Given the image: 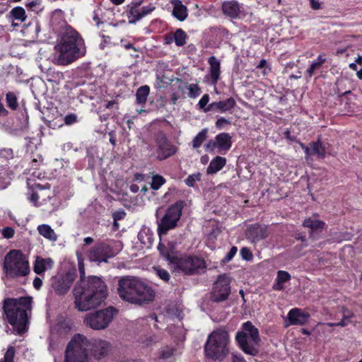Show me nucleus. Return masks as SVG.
<instances>
[{
    "label": "nucleus",
    "instance_id": "nucleus-1",
    "mask_svg": "<svg viewBox=\"0 0 362 362\" xmlns=\"http://www.w3.org/2000/svg\"><path fill=\"white\" fill-rule=\"evenodd\" d=\"M73 293L76 308L81 312L88 311L105 301L107 296V285L101 278L92 276L78 283Z\"/></svg>",
    "mask_w": 362,
    "mask_h": 362
},
{
    "label": "nucleus",
    "instance_id": "nucleus-2",
    "mask_svg": "<svg viewBox=\"0 0 362 362\" xmlns=\"http://www.w3.org/2000/svg\"><path fill=\"white\" fill-rule=\"evenodd\" d=\"M55 50L60 64H70L84 56L86 52L83 38L71 27H66Z\"/></svg>",
    "mask_w": 362,
    "mask_h": 362
},
{
    "label": "nucleus",
    "instance_id": "nucleus-3",
    "mask_svg": "<svg viewBox=\"0 0 362 362\" xmlns=\"http://www.w3.org/2000/svg\"><path fill=\"white\" fill-rule=\"evenodd\" d=\"M117 293L124 301L135 305L153 300L154 291L143 281L134 277H123L118 281Z\"/></svg>",
    "mask_w": 362,
    "mask_h": 362
},
{
    "label": "nucleus",
    "instance_id": "nucleus-4",
    "mask_svg": "<svg viewBox=\"0 0 362 362\" xmlns=\"http://www.w3.org/2000/svg\"><path fill=\"white\" fill-rule=\"evenodd\" d=\"M31 303L30 297L11 298L4 302V308L8 321L18 334H22L27 329Z\"/></svg>",
    "mask_w": 362,
    "mask_h": 362
},
{
    "label": "nucleus",
    "instance_id": "nucleus-5",
    "mask_svg": "<svg viewBox=\"0 0 362 362\" xmlns=\"http://www.w3.org/2000/svg\"><path fill=\"white\" fill-rule=\"evenodd\" d=\"M228 334L224 329L214 331L208 337L205 345L207 358L215 361H222L228 354Z\"/></svg>",
    "mask_w": 362,
    "mask_h": 362
},
{
    "label": "nucleus",
    "instance_id": "nucleus-6",
    "mask_svg": "<svg viewBox=\"0 0 362 362\" xmlns=\"http://www.w3.org/2000/svg\"><path fill=\"white\" fill-rule=\"evenodd\" d=\"M236 339L245 354L250 356L258 354L260 341L259 332L250 322L243 324L242 330L237 333Z\"/></svg>",
    "mask_w": 362,
    "mask_h": 362
},
{
    "label": "nucleus",
    "instance_id": "nucleus-7",
    "mask_svg": "<svg viewBox=\"0 0 362 362\" xmlns=\"http://www.w3.org/2000/svg\"><path fill=\"white\" fill-rule=\"evenodd\" d=\"M4 269L7 276L23 277L30 273L29 262L24 254L18 250H11L5 257Z\"/></svg>",
    "mask_w": 362,
    "mask_h": 362
},
{
    "label": "nucleus",
    "instance_id": "nucleus-8",
    "mask_svg": "<svg viewBox=\"0 0 362 362\" xmlns=\"http://www.w3.org/2000/svg\"><path fill=\"white\" fill-rule=\"evenodd\" d=\"M90 342L80 334L73 337L69 343L65 356V362H88V350Z\"/></svg>",
    "mask_w": 362,
    "mask_h": 362
},
{
    "label": "nucleus",
    "instance_id": "nucleus-9",
    "mask_svg": "<svg viewBox=\"0 0 362 362\" xmlns=\"http://www.w3.org/2000/svg\"><path fill=\"white\" fill-rule=\"evenodd\" d=\"M123 247L119 240H108L100 242L93 247L88 253L89 259L92 262H106L107 259L115 256Z\"/></svg>",
    "mask_w": 362,
    "mask_h": 362
},
{
    "label": "nucleus",
    "instance_id": "nucleus-10",
    "mask_svg": "<svg viewBox=\"0 0 362 362\" xmlns=\"http://www.w3.org/2000/svg\"><path fill=\"white\" fill-rule=\"evenodd\" d=\"M115 310L112 307L90 312L83 317L84 325L93 330L106 329L112 321Z\"/></svg>",
    "mask_w": 362,
    "mask_h": 362
},
{
    "label": "nucleus",
    "instance_id": "nucleus-11",
    "mask_svg": "<svg viewBox=\"0 0 362 362\" xmlns=\"http://www.w3.org/2000/svg\"><path fill=\"white\" fill-rule=\"evenodd\" d=\"M204 267V261L195 256H184L177 258L171 265V267L173 268L175 272H182L185 274H193Z\"/></svg>",
    "mask_w": 362,
    "mask_h": 362
},
{
    "label": "nucleus",
    "instance_id": "nucleus-12",
    "mask_svg": "<svg viewBox=\"0 0 362 362\" xmlns=\"http://www.w3.org/2000/svg\"><path fill=\"white\" fill-rule=\"evenodd\" d=\"M182 209L181 204L178 203L172 205L167 209L158 223V230L160 235L165 234L169 230L176 227L182 214Z\"/></svg>",
    "mask_w": 362,
    "mask_h": 362
},
{
    "label": "nucleus",
    "instance_id": "nucleus-13",
    "mask_svg": "<svg viewBox=\"0 0 362 362\" xmlns=\"http://www.w3.org/2000/svg\"><path fill=\"white\" fill-rule=\"evenodd\" d=\"M232 146L231 136L228 133H220L205 145L207 151L223 153L227 152Z\"/></svg>",
    "mask_w": 362,
    "mask_h": 362
},
{
    "label": "nucleus",
    "instance_id": "nucleus-14",
    "mask_svg": "<svg viewBox=\"0 0 362 362\" xmlns=\"http://www.w3.org/2000/svg\"><path fill=\"white\" fill-rule=\"evenodd\" d=\"M75 276V272L71 271L54 276L52 282L54 291L58 295H64L69 290Z\"/></svg>",
    "mask_w": 362,
    "mask_h": 362
},
{
    "label": "nucleus",
    "instance_id": "nucleus-15",
    "mask_svg": "<svg viewBox=\"0 0 362 362\" xmlns=\"http://www.w3.org/2000/svg\"><path fill=\"white\" fill-rule=\"evenodd\" d=\"M230 279L226 274L221 275L214 284L213 298L215 301L224 300L230 292Z\"/></svg>",
    "mask_w": 362,
    "mask_h": 362
},
{
    "label": "nucleus",
    "instance_id": "nucleus-16",
    "mask_svg": "<svg viewBox=\"0 0 362 362\" xmlns=\"http://www.w3.org/2000/svg\"><path fill=\"white\" fill-rule=\"evenodd\" d=\"M13 158V151L9 148L0 150V189L6 188L9 184L11 177L8 171L5 166L8 160Z\"/></svg>",
    "mask_w": 362,
    "mask_h": 362
},
{
    "label": "nucleus",
    "instance_id": "nucleus-17",
    "mask_svg": "<svg viewBox=\"0 0 362 362\" xmlns=\"http://www.w3.org/2000/svg\"><path fill=\"white\" fill-rule=\"evenodd\" d=\"M222 8L224 14L233 18H244L247 13V8L235 1L224 2Z\"/></svg>",
    "mask_w": 362,
    "mask_h": 362
},
{
    "label": "nucleus",
    "instance_id": "nucleus-18",
    "mask_svg": "<svg viewBox=\"0 0 362 362\" xmlns=\"http://www.w3.org/2000/svg\"><path fill=\"white\" fill-rule=\"evenodd\" d=\"M246 236L252 243H257L268 236L267 228L264 225H250L247 228Z\"/></svg>",
    "mask_w": 362,
    "mask_h": 362
},
{
    "label": "nucleus",
    "instance_id": "nucleus-19",
    "mask_svg": "<svg viewBox=\"0 0 362 362\" xmlns=\"http://www.w3.org/2000/svg\"><path fill=\"white\" fill-rule=\"evenodd\" d=\"M302 148L308 157L312 154H316L319 158H325L326 153V146L322 144L320 140L313 141L309 144V146H306L304 144H300Z\"/></svg>",
    "mask_w": 362,
    "mask_h": 362
},
{
    "label": "nucleus",
    "instance_id": "nucleus-20",
    "mask_svg": "<svg viewBox=\"0 0 362 362\" xmlns=\"http://www.w3.org/2000/svg\"><path fill=\"white\" fill-rule=\"evenodd\" d=\"M309 317V315L299 308L291 309L287 316L288 323L287 326L291 325H303L305 323Z\"/></svg>",
    "mask_w": 362,
    "mask_h": 362
},
{
    "label": "nucleus",
    "instance_id": "nucleus-21",
    "mask_svg": "<svg viewBox=\"0 0 362 362\" xmlns=\"http://www.w3.org/2000/svg\"><path fill=\"white\" fill-rule=\"evenodd\" d=\"M109 349L110 344L105 340L95 339L90 342L89 350L93 354L98 357L105 354L109 351Z\"/></svg>",
    "mask_w": 362,
    "mask_h": 362
},
{
    "label": "nucleus",
    "instance_id": "nucleus-22",
    "mask_svg": "<svg viewBox=\"0 0 362 362\" xmlns=\"http://www.w3.org/2000/svg\"><path fill=\"white\" fill-rule=\"evenodd\" d=\"M209 64L210 79L211 84L216 86L220 78L221 62L215 57H211L208 61Z\"/></svg>",
    "mask_w": 362,
    "mask_h": 362
},
{
    "label": "nucleus",
    "instance_id": "nucleus-23",
    "mask_svg": "<svg viewBox=\"0 0 362 362\" xmlns=\"http://www.w3.org/2000/svg\"><path fill=\"white\" fill-rule=\"evenodd\" d=\"M166 247L167 250L165 252H164L165 245L163 243H159L158 245V250L160 254L168 261L169 264L171 266L178 257L175 255V247L173 243H168Z\"/></svg>",
    "mask_w": 362,
    "mask_h": 362
},
{
    "label": "nucleus",
    "instance_id": "nucleus-24",
    "mask_svg": "<svg viewBox=\"0 0 362 362\" xmlns=\"http://www.w3.org/2000/svg\"><path fill=\"white\" fill-rule=\"evenodd\" d=\"M53 264L54 262L51 258L37 257L34 264V272L37 274H41L51 269Z\"/></svg>",
    "mask_w": 362,
    "mask_h": 362
},
{
    "label": "nucleus",
    "instance_id": "nucleus-25",
    "mask_svg": "<svg viewBox=\"0 0 362 362\" xmlns=\"http://www.w3.org/2000/svg\"><path fill=\"white\" fill-rule=\"evenodd\" d=\"M174 153V148L165 139H162L158 141V158L159 159H165Z\"/></svg>",
    "mask_w": 362,
    "mask_h": 362
},
{
    "label": "nucleus",
    "instance_id": "nucleus-26",
    "mask_svg": "<svg viewBox=\"0 0 362 362\" xmlns=\"http://www.w3.org/2000/svg\"><path fill=\"white\" fill-rule=\"evenodd\" d=\"M235 105V100L233 98H229L223 101H218L211 103V108H213V110H219L221 112H225L233 109Z\"/></svg>",
    "mask_w": 362,
    "mask_h": 362
},
{
    "label": "nucleus",
    "instance_id": "nucleus-27",
    "mask_svg": "<svg viewBox=\"0 0 362 362\" xmlns=\"http://www.w3.org/2000/svg\"><path fill=\"white\" fill-rule=\"evenodd\" d=\"M173 4L174 6L173 15L180 21L185 20L188 15L187 7L179 0L174 1Z\"/></svg>",
    "mask_w": 362,
    "mask_h": 362
},
{
    "label": "nucleus",
    "instance_id": "nucleus-28",
    "mask_svg": "<svg viewBox=\"0 0 362 362\" xmlns=\"http://www.w3.org/2000/svg\"><path fill=\"white\" fill-rule=\"evenodd\" d=\"M226 164V159L223 157L216 156L211 162L206 169L209 174H214L221 170Z\"/></svg>",
    "mask_w": 362,
    "mask_h": 362
},
{
    "label": "nucleus",
    "instance_id": "nucleus-29",
    "mask_svg": "<svg viewBox=\"0 0 362 362\" xmlns=\"http://www.w3.org/2000/svg\"><path fill=\"white\" fill-rule=\"evenodd\" d=\"M51 22L53 25L64 28V30H66V27H70L64 20V12L60 9H56L53 11Z\"/></svg>",
    "mask_w": 362,
    "mask_h": 362
},
{
    "label": "nucleus",
    "instance_id": "nucleus-30",
    "mask_svg": "<svg viewBox=\"0 0 362 362\" xmlns=\"http://www.w3.org/2000/svg\"><path fill=\"white\" fill-rule=\"evenodd\" d=\"M291 279V275L286 271L280 270L277 272V276L275 283L273 285V289L275 291H281L284 289V284Z\"/></svg>",
    "mask_w": 362,
    "mask_h": 362
},
{
    "label": "nucleus",
    "instance_id": "nucleus-31",
    "mask_svg": "<svg viewBox=\"0 0 362 362\" xmlns=\"http://www.w3.org/2000/svg\"><path fill=\"white\" fill-rule=\"evenodd\" d=\"M47 193L44 191L43 188L40 185H37L34 190L28 194V199L32 204L36 206L40 199H42L45 201L43 197Z\"/></svg>",
    "mask_w": 362,
    "mask_h": 362
},
{
    "label": "nucleus",
    "instance_id": "nucleus-32",
    "mask_svg": "<svg viewBox=\"0 0 362 362\" xmlns=\"http://www.w3.org/2000/svg\"><path fill=\"white\" fill-rule=\"evenodd\" d=\"M37 230L41 235L51 241H56L57 239L56 233L49 225H40L37 227Z\"/></svg>",
    "mask_w": 362,
    "mask_h": 362
},
{
    "label": "nucleus",
    "instance_id": "nucleus-33",
    "mask_svg": "<svg viewBox=\"0 0 362 362\" xmlns=\"http://www.w3.org/2000/svg\"><path fill=\"white\" fill-rule=\"evenodd\" d=\"M107 13H110L111 11L108 10L104 11V9L100 6L94 11L93 19L98 27H99L100 24L107 21V18L105 15Z\"/></svg>",
    "mask_w": 362,
    "mask_h": 362
},
{
    "label": "nucleus",
    "instance_id": "nucleus-34",
    "mask_svg": "<svg viewBox=\"0 0 362 362\" xmlns=\"http://www.w3.org/2000/svg\"><path fill=\"white\" fill-rule=\"evenodd\" d=\"M150 88L148 86H141L136 93V103L144 106L149 95Z\"/></svg>",
    "mask_w": 362,
    "mask_h": 362
},
{
    "label": "nucleus",
    "instance_id": "nucleus-35",
    "mask_svg": "<svg viewBox=\"0 0 362 362\" xmlns=\"http://www.w3.org/2000/svg\"><path fill=\"white\" fill-rule=\"evenodd\" d=\"M180 88L182 90H187L188 96L192 98H196L201 93V89L197 84L186 83H184L183 86H180Z\"/></svg>",
    "mask_w": 362,
    "mask_h": 362
},
{
    "label": "nucleus",
    "instance_id": "nucleus-36",
    "mask_svg": "<svg viewBox=\"0 0 362 362\" xmlns=\"http://www.w3.org/2000/svg\"><path fill=\"white\" fill-rule=\"evenodd\" d=\"M303 226L310 228L313 231L323 228L325 223L315 218H308L304 221Z\"/></svg>",
    "mask_w": 362,
    "mask_h": 362
},
{
    "label": "nucleus",
    "instance_id": "nucleus-37",
    "mask_svg": "<svg viewBox=\"0 0 362 362\" xmlns=\"http://www.w3.org/2000/svg\"><path fill=\"white\" fill-rule=\"evenodd\" d=\"M174 356V350L173 348L166 346L160 350L159 352V361L166 362L169 361L171 362V358Z\"/></svg>",
    "mask_w": 362,
    "mask_h": 362
},
{
    "label": "nucleus",
    "instance_id": "nucleus-38",
    "mask_svg": "<svg viewBox=\"0 0 362 362\" xmlns=\"http://www.w3.org/2000/svg\"><path fill=\"white\" fill-rule=\"evenodd\" d=\"M208 134V129H203L199 132L197 136L192 140V146L194 148H197L201 146L203 141L206 139Z\"/></svg>",
    "mask_w": 362,
    "mask_h": 362
},
{
    "label": "nucleus",
    "instance_id": "nucleus-39",
    "mask_svg": "<svg viewBox=\"0 0 362 362\" xmlns=\"http://www.w3.org/2000/svg\"><path fill=\"white\" fill-rule=\"evenodd\" d=\"M173 38L176 45L181 47L186 44L187 34L182 29H177L173 34Z\"/></svg>",
    "mask_w": 362,
    "mask_h": 362
},
{
    "label": "nucleus",
    "instance_id": "nucleus-40",
    "mask_svg": "<svg viewBox=\"0 0 362 362\" xmlns=\"http://www.w3.org/2000/svg\"><path fill=\"white\" fill-rule=\"evenodd\" d=\"M138 238L144 245H151L153 240L152 234L148 228L141 230L139 233Z\"/></svg>",
    "mask_w": 362,
    "mask_h": 362
},
{
    "label": "nucleus",
    "instance_id": "nucleus-41",
    "mask_svg": "<svg viewBox=\"0 0 362 362\" xmlns=\"http://www.w3.org/2000/svg\"><path fill=\"white\" fill-rule=\"evenodd\" d=\"M165 182V179L159 175H156L152 177L151 187L154 189H158Z\"/></svg>",
    "mask_w": 362,
    "mask_h": 362
},
{
    "label": "nucleus",
    "instance_id": "nucleus-42",
    "mask_svg": "<svg viewBox=\"0 0 362 362\" xmlns=\"http://www.w3.org/2000/svg\"><path fill=\"white\" fill-rule=\"evenodd\" d=\"M325 62V59L322 55H319L317 60L313 62L310 67L307 70L309 76H312L315 69L319 68Z\"/></svg>",
    "mask_w": 362,
    "mask_h": 362
},
{
    "label": "nucleus",
    "instance_id": "nucleus-43",
    "mask_svg": "<svg viewBox=\"0 0 362 362\" xmlns=\"http://www.w3.org/2000/svg\"><path fill=\"white\" fill-rule=\"evenodd\" d=\"M11 15L13 19L21 22H23L26 18L25 10L21 7H16L13 8L11 11Z\"/></svg>",
    "mask_w": 362,
    "mask_h": 362
},
{
    "label": "nucleus",
    "instance_id": "nucleus-44",
    "mask_svg": "<svg viewBox=\"0 0 362 362\" xmlns=\"http://www.w3.org/2000/svg\"><path fill=\"white\" fill-rule=\"evenodd\" d=\"M26 6L36 13H38L39 12L42 11L43 9V6L40 0L28 1L26 4Z\"/></svg>",
    "mask_w": 362,
    "mask_h": 362
},
{
    "label": "nucleus",
    "instance_id": "nucleus-45",
    "mask_svg": "<svg viewBox=\"0 0 362 362\" xmlns=\"http://www.w3.org/2000/svg\"><path fill=\"white\" fill-rule=\"evenodd\" d=\"M209 102V95L208 94L204 95L202 98L199 100L198 103V105L201 110H202L204 112L212 110L213 108H211V104L206 107L207 103Z\"/></svg>",
    "mask_w": 362,
    "mask_h": 362
},
{
    "label": "nucleus",
    "instance_id": "nucleus-46",
    "mask_svg": "<svg viewBox=\"0 0 362 362\" xmlns=\"http://www.w3.org/2000/svg\"><path fill=\"white\" fill-rule=\"evenodd\" d=\"M6 103L8 107L16 110L18 107L17 98L13 93L9 92L6 94Z\"/></svg>",
    "mask_w": 362,
    "mask_h": 362
},
{
    "label": "nucleus",
    "instance_id": "nucleus-47",
    "mask_svg": "<svg viewBox=\"0 0 362 362\" xmlns=\"http://www.w3.org/2000/svg\"><path fill=\"white\" fill-rule=\"evenodd\" d=\"M201 176H202V175L199 173L189 175L185 180V184L188 187H194L195 183L200 180Z\"/></svg>",
    "mask_w": 362,
    "mask_h": 362
},
{
    "label": "nucleus",
    "instance_id": "nucleus-48",
    "mask_svg": "<svg viewBox=\"0 0 362 362\" xmlns=\"http://www.w3.org/2000/svg\"><path fill=\"white\" fill-rule=\"evenodd\" d=\"M181 312L177 308H171L167 310V319L170 320L173 318L181 319Z\"/></svg>",
    "mask_w": 362,
    "mask_h": 362
},
{
    "label": "nucleus",
    "instance_id": "nucleus-49",
    "mask_svg": "<svg viewBox=\"0 0 362 362\" xmlns=\"http://www.w3.org/2000/svg\"><path fill=\"white\" fill-rule=\"evenodd\" d=\"M153 269L155 270L156 275L160 279L165 281H168L170 279V274L165 269H161L160 267H153Z\"/></svg>",
    "mask_w": 362,
    "mask_h": 362
},
{
    "label": "nucleus",
    "instance_id": "nucleus-50",
    "mask_svg": "<svg viewBox=\"0 0 362 362\" xmlns=\"http://www.w3.org/2000/svg\"><path fill=\"white\" fill-rule=\"evenodd\" d=\"M14 354L15 350L13 347H9L5 354L4 361L0 362H13Z\"/></svg>",
    "mask_w": 362,
    "mask_h": 362
},
{
    "label": "nucleus",
    "instance_id": "nucleus-51",
    "mask_svg": "<svg viewBox=\"0 0 362 362\" xmlns=\"http://www.w3.org/2000/svg\"><path fill=\"white\" fill-rule=\"evenodd\" d=\"M1 234L4 238L9 239L13 237L15 230L11 227H6L2 230Z\"/></svg>",
    "mask_w": 362,
    "mask_h": 362
},
{
    "label": "nucleus",
    "instance_id": "nucleus-52",
    "mask_svg": "<svg viewBox=\"0 0 362 362\" xmlns=\"http://www.w3.org/2000/svg\"><path fill=\"white\" fill-rule=\"evenodd\" d=\"M237 251H238V249L236 247H235V246L232 247L230 248V251L226 254V255L223 258V262H230L233 258V257L235 255V254L237 253Z\"/></svg>",
    "mask_w": 362,
    "mask_h": 362
},
{
    "label": "nucleus",
    "instance_id": "nucleus-53",
    "mask_svg": "<svg viewBox=\"0 0 362 362\" xmlns=\"http://www.w3.org/2000/svg\"><path fill=\"white\" fill-rule=\"evenodd\" d=\"M240 254L243 257V259L246 260H250L252 257V254L250 252V250L247 247H243L240 250Z\"/></svg>",
    "mask_w": 362,
    "mask_h": 362
},
{
    "label": "nucleus",
    "instance_id": "nucleus-54",
    "mask_svg": "<svg viewBox=\"0 0 362 362\" xmlns=\"http://www.w3.org/2000/svg\"><path fill=\"white\" fill-rule=\"evenodd\" d=\"M230 124V122L229 120L226 119L224 117H221L216 121V126L218 129H221L224 128L225 125Z\"/></svg>",
    "mask_w": 362,
    "mask_h": 362
},
{
    "label": "nucleus",
    "instance_id": "nucleus-55",
    "mask_svg": "<svg viewBox=\"0 0 362 362\" xmlns=\"http://www.w3.org/2000/svg\"><path fill=\"white\" fill-rule=\"evenodd\" d=\"M64 120L66 124H72L76 122V116L74 114H69L64 117Z\"/></svg>",
    "mask_w": 362,
    "mask_h": 362
},
{
    "label": "nucleus",
    "instance_id": "nucleus-56",
    "mask_svg": "<svg viewBox=\"0 0 362 362\" xmlns=\"http://www.w3.org/2000/svg\"><path fill=\"white\" fill-rule=\"evenodd\" d=\"M78 261V269L81 274V276L83 277L85 275L84 266L83 263V259L81 257L77 254Z\"/></svg>",
    "mask_w": 362,
    "mask_h": 362
},
{
    "label": "nucleus",
    "instance_id": "nucleus-57",
    "mask_svg": "<svg viewBox=\"0 0 362 362\" xmlns=\"http://www.w3.org/2000/svg\"><path fill=\"white\" fill-rule=\"evenodd\" d=\"M42 286V281L40 278L39 277H35L34 281H33V286L35 287V288H36L37 290H39Z\"/></svg>",
    "mask_w": 362,
    "mask_h": 362
},
{
    "label": "nucleus",
    "instance_id": "nucleus-58",
    "mask_svg": "<svg viewBox=\"0 0 362 362\" xmlns=\"http://www.w3.org/2000/svg\"><path fill=\"white\" fill-rule=\"evenodd\" d=\"M345 319L342 320L341 322L338 323H327V325L329 327H334V326H341L344 327L346 325V322H345Z\"/></svg>",
    "mask_w": 362,
    "mask_h": 362
},
{
    "label": "nucleus",
    "instance_id": "nucleus-59",
    "mask_svg": "<svg viewBox=\"0 0 362 362\" xmlns=\"http://www.w3.org/2000/svg\"><path fill=\"white\" fill-rule=\"evenodd\" d=\"M233 362H245L243 358L240 355L233 354Z\"/></svg>",
    "mask_w": 362,
    "mask_h": 362
},
{
    "label": "nucleus",
    "instance_id": "nucleus-60",
    "mask_svg": "<svg viewBox=\"0 0 362 362\" xmlns=\"http://www.w3.org/2000/svg\"><path fill=\"white\" fill-rule=\"evenodd\" d=\"M174 40L173 35H166L165 37V44H170Z\"/></svg>",
    "mask_w": 362,
    "mask_h": 362
},
{
    "label": "nucleus",
    "instance_id": "nucleus-61",
    "mask_svg": "<svg viewBox=\"0 0 362 362\" xmlns=\"http://www.w3.org/2000/svg\"><path fill=\"white\" fill-rule=\"evenodd\" d=\"M84 244L88 245L93 243V239L90 237H86L83 239Z\"/></svg>",
    "mask_w": 362,
    "mask_h": 362
},
{
    "label": "nucleus",
    "instance_id": "nucleus-62",
    "mask_svg": "<svg viewBox=\"0 0 362 362\" xmlns=\"http://www.w3.org/2000/svg\"><path fill=\"white\" fill-rule=\"evenodd\" d=\"M130 189L133 193H136L139 190V187L137 185H132Z\"/></svg>",
    "mask_w": 362,
    "mask_h": 362
},
{
    "label": "nucleus",
    "instance_id": "nucleus-63",
    "mask_svg": "<svg viewBox=\"0 0 362 362\" xmlns=\"http://www.w3.org/2000/svg\"><path fill=\"white\" fill-rule=\"evenodd\" d=\"M311 4H312V7L314 9H317L320 8L319 3L317 1H315V0H311Z\"/></svg>",
    "mask_w": 362,
    "mask_h": 362
},
{
    "label": "nucleus",
    "instance_id": "nucleus-64",
    "mask_svg": "<svg viewBox=\"0 0 362 362\" xmlns=\"http://www.w3.org/2000/svg\"><path fill=\"white\" fill-rule=\"evenodd\" d=\"M154 10V7H151L148 9H146L145 8H143V16L146 15Z\"/></svg>",
    "mask_w": 362,
    "mask_h": 362
}]
</instances>
